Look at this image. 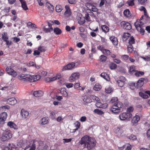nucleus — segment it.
I'll use <instances>...</instances> for the list:
<instances>
[{"mask_svg":"<svg viewBox=\"0 0 150 150\" xmlns=\"http://www.w3.org/2000/svg\"><path fill=\"white\" fill-rule=\"evenodd\" d=\"M2 39L4 41L8 39V37L7 36V34L6 33L4 32L2 34Z\"/></svg>","mask_w":150,"mask_h":150,"instance_id":"38","label":"nucleus"},{"mask_svg":"<svg viewBox=\"0 0 150 150\" xmlns=\"http://www.w3.org/2000/svg\"><path fill=\"white\" fill-rule=\"evenodd\" d=\"M8 116V114L6 112H4L0 114V124L3 125L5 123Z\"/></svg>","mask_w":150,"mask_h":150,"instance_id":"7","label":"nucleus"},{"mask_svg":"<svg viewBox=\"0 0 150 150\" xmlns=\"http://www.w3.org/2000/svg\"><path fill=\"white\" fill-rule=\"evenodd\" d=\"M61 94L64 97H67L68 96V94L66 91V88H62L60 90Z\"/></svg>","mask_w":150,"mask_h":150,"instance_id":"31","label":"nucleus"},{"mask_svg":"<svg viewBox=\"0 0 150 150\" xmlns=\"http://www.w3.org/2000/svg\"><path fill=\"white\" fill-rule=\"evenodd\" d=\"M21 4V6L24 10L26 11L28 10V8L27 6L26 3L25 1L24 2H22Z\"/></svg>","mask_w":150,"mask_h":150,"instance_id":"39","label":"nucleus"},{"mask_svg":"<svg viewBox=\"0 0 150 150\" xmlns=\"http://www.w3.org/2000/svg\"><path fill=\"white\" fill-rule=\"evenodd\" d=\"M90 96L91 99L92 100H92L97 102L99 101V99L98 97L94 95H91Z\"/></svg>","mask_w":150,"mask_h":150,"instance_id":"45","label":"nucleus"},{"mask_svg":"<svg viewBox=\"0 0 150 150\" xmlns=\"http://www.w3.org/2000/svg\"><path fill=\"white\" fill-rule=\"evenodd\" d=\"M82 99L84 102L87 103H90L92 102L90 96H84L83 97Z\"/></svg>","mask_w":150,"mask_h":150,"instance_id":"24","label":"nucleus"},{"mask_svg":"<svg viewBox=\"0 0 150 150\" xmlns=\"http://www.w3.org/2000/svg\"><path fill=\"white\" fill-rule=\"evenodd\" d=\"M144 74V72L136 70L134 73V75L137 77H139L143 75Z\"/></svg>","mask_w":150,"mask_h":150,"instance_id":"32","label":"nucleus"},{"mask_svg":"<svg viewBox=\"0 0 150 150\" xmlns=\"http://www.w3.org/2000/svg\"><path fill=\"white\" fill-rule=\"evenodd\" d=\"M98 50L101 51L102 52H103V50L105 49L104 47L102 45H99L97 47Z\"/></svg>","mask_w":150,"mask_h":150,"instance_id":"64","label":"nucleus"},{"mask_svg":"<svg viewBox=\"0 0 150 150\" xmlns=\"http://www.w3.org/2000/svg\"><path fill=\"white\" fill-rule=\"evenodd\" d=\"M38 50L41 52H45L46 51L45 48L43 46H40L38 47Z\"/></svg>","mask_w":150,"mask_h":150,"instance_id":"59","label":"nucleus"},{"mask_svg":"<svg viewBox=\"0 0 150 150\" xmlns=\"http://www.w3.org/2000/svg\"><path fill=\"white\" fill-rule=\"evenodd\" d=\"M38 73L39 75L41 76H45L47 74V72L46 71L41 70L38 71Z\"/></svg>","mask_w":150,"mask_h":150,"instance_id":"41","label":"nucleus"},{"mask_svg":"<svg viewBox=\"0 0 150 150\" xmlns=\"http://www.w3.org/2000/svg\"><path fill=\"white\" fill-rule=\"evenodd\" d=\"M134 0H129L127 1V3L129 6H132L134 5Z\"/></svg>","mask_w":150,"mask_h":150,"instance_id":"57","label":"nucleus"},{"mask_svg":"<svg viewBox=\"0 0 150 150\" xmlns=\"http://www.w3.org/2000/svg\"><path fill=\"white\" fill-rule=\"evenodd\" d=\"M28 146H29V148H30L29 150H35L36 149L35 144L34 142L33 143L31 146H30L29 145Z\"/></svg>","mask_w":150,"mask_h":150,"instance_id":"51","label":"nucleus"},{"mask_svg":"<svg viewBox=\"0 0 150 150\" xmlns=\"http://www.w3.org/2000/svg\"><path fill=\"white\" fill-rule=\"evenodd\" d=\"M118 149L119 150H123L126 147L125 150H131L132 148V145L129 144H126L122 146L119 147L118 146Z\"/></svg>","mask_w":150,"mask_h":150,"instance_id":"14","label":"nucleus"},{"mask_svg":"<svg viewBox=\"0 0 150 150\" xmlns=\"http://www.w3.org/2000/svg\"><path fill=\"white\" fill-rule=\"evenodd\" d=\"M100 61L102 62H105L107 59V57L103 55H102L100 57Z\"/></svg>","mask_w":150,"mask_h":150,"instance_id":"46","label":"nucleus"},{"mask_svg":"<svg viewBox=\"0 0 150 150\" xmlns=\"http://www.w3.org/2000/svg\"><path fill=\"white\" fill-rule=\"evenodd\" d=\"M6 70L8 74L12 76L13 77H15L17 75V73L12 69L10 66L7 67L6 69Z\"/></svg>","mask_w":150,"mask_h":150,"instance_id":"12","label":"nucleus"},{"mask_svg":"<svg viewBox=\"0 0 150 150\" xmlns=\"http://www.w3.org/2000/svg\"><path fill=\"white\" fill-rule=\"evenodd\" d=\"M118 100L117 98H113L111 100L112 104L110 110L115 114H118L121 111V109L123 106V104L121 102L117 101Z\"/></svg>","mask_w":150,"mask_h":150,"instance_id":"2","label":"nucleus"},{"mask_svg":"<svg viewBox=\"0 0 150 150\" xmlns=\"http://www.w3.org/2000/svg\"><path fill=\"white\" fill-rule=\"evenodd\" d=\"M75 63L74 62L69 63L66 65L63 66L62 70L64 71L71 69L75 66Z\"/></svg>","mask_w":150,"mask_h":150,"instance_id":"13","label":"nucleus"},{"mask_svg":"<svg viewBox=\"0 0 150 150\" xmlns=\"http://www.w3.org/2000/svg\"><path fill=\"white\" fill-rule=\"evenodd\" d=\"M102 52L103 54L107 56L110 55L111 53L110 50L105 49Z\"/></svg>","mask_w":150,"mask_h":150,"instance_id":"43","label":"nucleus"},{"mask_svg":"<svg viewBox=\"0 0 150 150\" xmlns=\"http://www.w3.org/2000/svg\"><path fill=\"white\" fill-rule=\"evenodd\" d=\"M40 77L41 76L39 75L32 76L24 74L19 75L18 76V79L22 81L30 82L36 81L39 80Z\"/></svg>","mask_w":150,"mask_h":150,"instance_id":"3","label":"nucleus"},{"mask_svg":"<svg viewBox=\"0 0 150 150\" xmlns=\"http://www.w3.org/2000/svg\"><path fill=\"white\" fill-rule=\"evenodd\" d=\"M6 102L9 105H14L17 103V101L15 98H11L6 100Z\"/></svg>","mask_w":150,"mask_h":150,"instance_id":"16","label":"nucleus"},{"mask_svg":"<svg viewBox=\"0 0 150 150\" xmlns=\"http://www.w3.org/2000/svg\"><path fill=\"white\" fill-rule=\"evenodd\" d=\"M121 57L125 61H127L129 58L128 55L125 54L122 55Z\"/></svg>","mask_w":150,"mask_h":150,"instance_id":"60","label":"nucleus"},{"mask_svg":"<svg viewBox=\"0 0 150 150\" xmlns=\"http://www.w3.org/2000/svg\"><path fill=\"white\" fill-rule=\"evenodd\" d=\"M139 95L140 97L144 98H148V95L142 92H139Z\"/></svg>","mask_w":150,"mask_h":150,"instance_id":"47","label":"nucleus"},{"mask_svg":"<svg viewBox=\"0 0 150 150\" xmlns=\"http://www.w3.org/2000/svg\"><path fill=\"white\" fill-rule=\"evenodd\" d=\"M101 27L103 31L105 33H107L109 30V28L106 25H102Z\"/></svg>","mask_w":150,"mask_h":150,"instance_id":"37","label":"nucleus"},{"mask_svg":"<svg viewBox=\"0 0 150 150\" xmlns=\"http://www.w3.org/2000/svg\"><path fill=\"white\" fill-rule=\"evenodd\" d=\"M96 105L97 108L103 109H105L107 107V105L106 103L103 104L98 101L96 103Z\"/></svg>","mask_w":150,"mask_h":150,"instance_id":"19","label":"nucleus"},{"mask_svg":"<svg viewBox=\"0 0 150 150\" xmlns=\"http://www.w3.org/2000/svg\"><path fill=\"white\" fill-rule=\"evenodd\" d=\"M101 86L99 83H96L93 87V89L96 91H99L101 88Z\"/></svg>","mask_w":150,"mask_h":150,"instance_id":"35","label":"nucleus"},{"mask_svg":"<svg viewBox=\"0 0 150 150\" xmlns=\"http://www.w3.org/2000/svg\"><path fill=\"white\" fill-rule=\"evenodd\" d=\"M134 110V108L133 107L130 106L127 108L126 112L130 114H132L131 112H132Z\"/></svg>","mask_w":150,"mask_h":150,"instance_id":"48","label":"nucleus"},{"mask_svg":"<svg viewBox=\"0 0 150 150\" xmlns=\"http://www.w3.org/2000/svg\"><path fill=\"white\" fill-rule=\"evenodd\" d=\"M128 138L131 140H135L137 139L136 137L133 134H131L130 136L128 137Z\"/></svg>","mask_w":150,"mask_h":150,"instance_id":"55","label":"nucleus"},{"mask_svg":"<svg viewBox=\"0 0 150 150\" xmlns=\"http://www.w3.org/2000/svg\"><path fill=\"white\" fill-rule=\"evenodd\" d=\"M12 134L10 131H5L2 134L1 139L3 141L8 140L12 137Z\"/></svg>","mask_w":150,"mask_h":150,"instance_id":"6","label":"nucleus"},{"mask_svg":"<svg viewBox=\"0 0 150 150\" xmlns=\"http://www.w3.org/2000/svg\"><path fill=\"white\" fill-rule=\"evenodd\" d=\"M101 40L102 42L105 45H107V40L105 38L101 37Z\"/></svg>","mask_w":150,"mask_h":150,"instance_id":"58","label":"nucleus"},{"mask_svg":"<svg viewBox=\"0 0 150 150\" xmlns=\"http://www.w3.org/2000/svg\"><path fill=\"white\" fill-rule=\"evenodd\" d=\"M100 76L101 77L105 79L108 81H109L110 80V78L109 75L106 73L103 72L100 74Z\"/></svg>","mask_w":150,"mask_h":150,"instance_id":"26","label":"nucleus"},{"mask_svg":"<svg viewBox=\"0 0 150 150\" xmlns=\"http://www.w3.org/2000/svg\"><path fill=\"white\" fill-rule=\"evenodd\" d=\"M127 51L128 52L131 53L133 51L134 48L133 46L132 45H129L127 47Z\"/></svg>","mask_w":150,"mask_h":150,"instance_id":"42","label":"nucleus"},{"mask_svg":"<svg viewBox=\"0 0 150 150\" xmlns=\"http://www.w3.org/2000/svg\"><path fill=\"white\" fill-rule=\"evenodd\" d=\"M12 85L11 84H7L4 87H1V90H2L8 91V90H11L12 89Z\"/></svg>","mask_w":150,"mask_h":150,"instance_id":"27","label":"nucleus"},{"mask_svg":"<svg viewBox=\"0 0 150 150\" xmlns=\"http://www.w3.org/2000/svg\"><path fill=\"white\" fill-rule=\"evenodd\" d=\"M43 93L41 91H35L33 93L34 96L36 97H40L43 95Z\"/></svg>","mask_w":150,"mask_h":150,"instance_id":"29","label":"nucleus"},{"mask_svg":"<svg viewBox=\"0 0 150 150\" xmlns=\"http://www.w3.org/2000/svg\"><path fill=\"white\" fill-rule=\"evenodd\" d=\"M49 4V5L47 6H48L47 8H48L50 11H53L54 10V6L50 4Z\"/></svg>","mask_w":150,"mask_h":150,"instance_id":"62","label":"nucleus"},{"mask_svg":"<svg viewBox=\"0 0 150 150\" xmlns=\"http://www.w3.org/2000/svg\"><path fill=\"white\" fill-rule=\"evenodd\" d=\"M124 15L127 17H130L131 16V13L128 9H126L123 12Z\"/></svg>","mask_w":150,"mask_h":150,"instance_id":"34","label":"nucleus"},{"mask_svg":"<svg viewBox=\"0 0 150 150\" xmlns=\"http://www.w3.org/2000/svg\"><path fill=\"white\" fill-rule=\"evenodd\" d=\"M110 68L111 69H115L117 67V65L113 63H111L109 65Z\"/></svg>","mask_w":150,"mask_h":150,"instance_id":"49","label":"nucleus"},{"mask_svg":"<svg viewBox=\"0 0 150 150\" xmlns=\"http://www.w3.org/2000/svg\"><path fill=\"white\" fill-rule=\"evenodd\" d=\"M7 125L10 128H13L14 129H17V125L13 122L9 121L7 123Z\"/></svg>","mask_w":150,"mask_h":150,"instance_id":"25","label":"nucleus"},{"mask_svg":"<svg viewBox=\"0 0 150 150\" xmlns=\"http://www.w3.org/2000/svg\"><path fill=\"white\" fill-rule=\"evenodd\" d=\"M110 39L114 45H117L118 41L116 37L114 36H112L110 38Z\"/></svg>","mask_w":150,"mask_h":150,"instance_id":"23","label":"nucleus"},{"mask_svg":"<svg viewBox=\"0 0 150 150\" xmlns=\"http://www.w3.org/2000/svg\"><path fill=\"white\" fill-rule=\"evenodd\" d=\"M142 58L146 61H150V55L148 56H146L145 57H142Z\"/></svg>","mask_w":150,"mask_h":150,"instance_id":"52","label":"nucleus"},{"mask_svg":"<svg viewBox=\"0 0 150 150\" xmlns=\"http://www.w3.org/2000/svg\"><path fill=\"white\" fill-rule=\"evenodd\" d=\"M143 20H137L134 23V25L137 30L140 33L144 35L145 31L144 23L143 22Z\"/></svg>","mask_w":150,"mask_h":150,"instance_id":"4","label":"nucleus"},{"mask_svg":"<svg viewBox=\"0 0 150 150\" xmlns=\"http://www.w3.org/2000/svg\"><path fill=\"white\" fill-rule=\"evenodd\" d=\"M140 119V117L136 113L135 115L132 118L131 120V124L133 126H136Z\"/></svg>","mask_w":150,"mask_h":150,"instance_id":"10","label":"nucleus"},{"mask_svg":"<svg viewBox=\"0 0 150 150\" xmlns=\"http://www.w3.org/2000/svg\"><path fill=\"white\" fill-rule=\"evenodd\" d=\"M136 71L135 66L134 65H132L129 67V72L130 74H133Z\"/></svg>","mask_w":150,"mask_h":150,"instance_id":"28","label":"nucleus"},{"mask_svg":"<svg viewBox=\"0 0 150 150\" xmlns=\"http://www.w3.org/2000/svg\"><path fill=\"white\" fill-rule=\"evenodd\" d=\"M57 112L55 110L51 111L50 112V117L52 120L56 119V115L57 114Z\"/></svg>","mask_w":150,"mask_h":150,"instance_id":"30","label":"nucleus"},{"mask_svg":"<svg viewBox=\"0 0 150 150\" xmlns=\"http://www.w3.org/2000/svg\"><path fill=\"white\" fill-rule=\"evenodd\" d=\"M135 40L133 36L130 37L128 40V43L129 45H132L135 43Z\"/></svg>","mask_w":150,"mask_h":150,"instance_id":"36","label":"nucleus"},{"mask_svg":"<svg viewBox=\"0 0 150 150\" xmlns=\"http://www.w3.org/2000/svg\"><path fill=\"white\" fill-rule=\"evenodd\" d=\"M53 30L54 33L57 35H59L61 34L62 32L61 30L58 27L54 28Z\"/></svg>","mask_w":150,"mask_h":150,"instance_id":"33","label":"nucleus"},{"mask_svg":"<svg viewBox=\"0 0 150 150\" xmlns=\"http://www.w3.org/2000/svg\"><path fill=\"white\" fill-rule=\"evenodd\" d=\"M80 74L79 73H74L71 74L69 77V80L71 82H73L78 79L79 77Z\"/></svg>","mask_w":150,"mask_h":150,"instance_id":"11","label":"nucleus"},{"mask_svg":"<svg viewBox=\"0 0 150 150\" xmlns=\"http://www.w3.org/2000/svg\"><path fill=\"white\" fill-rule=\"evenodd\" d=\"M49 121V119L47 117H44L42 118L40 121V124L41 125H45L47 124Z\"/></svg>","mask_w":150,"mask_h":150,"instance_id":"20","label":"nucleus"},{"mask_svg":"<svg viewBox=\"0 0 150 150\" xmlns=\"http://www.w3.org/2000/svg\"><path fill=\"white\" fill-rule=\"evenodd\" d=\"M115 132L118 135L120 136H123L122 134L123 132V130L122 129V128L121 127H117L115 129Z\"/></svg>","mask_w":150,"mask_h":150,"instance_id":"22","label":"nucleus"},{"mask_svg":"<svg viewBox=\"0 0 150 150\" xmlns=\"http://www.w3.org/2000/svg\"><path fill=\"white\" fill-rule=\"evenodd\" d=\"M71 10H66L64 12V15L67 16H69L71 15Z\"/></svg>","mask_w":150,"mask_h":150,"instance_id":"53","label":"nucleus"},{"mask_svg":"<svg viewBox=\"0 0 150 150\" xmlns=\"http://www.w3.org/2000/svg\"><path fill=\"white\" fill-rule=\"evenodd\" d=\"M121 27L124 29L127 30H130L132 28L131 24L129 22L125 21H122L120 23Z\"/></svg>","mask_w":150,"mask_h":150,"instance_id":"9","label":"nucleus"},{"mask_svg":"<svg viewBox=\"0 0 150 150\" xmlns=\"http://www.w3.org/2000/svg\"><path fill=\"white\" fill-rule=\"evenodd\" d=\"M53 30L52 28H47L44 27L43 28V31L45 33H49L51 31H53Z\"/></svg>","mask_w":150,"mask_h":150,"instance_id":"40","label":"nucleus"},{"mask_svg":"<svg viewBox=\"0 0 150 150\" xmlns=\"http://www.w3.org/2000/svg\"><path fill=\"white\" fill-rule=\"evenodd\" d=\"M28 26L32 28H37V26L34 23H32L31 22H29L28 23Z\"/></svg>","mask_w":150,"mask_h":150,"instance_id":"50","label":"nucleus"},{"mask_svg":"<svg viewBox=\"0 0 150 150\" xmlns=\"http://www.w3.org/2000/svg\"><path fill=\"white\" fill-rule=\"evenodd\" d=\"M112 91V89L110 87H108L105 88V92L108 94L110 93Z\"/></svg>","mask_w":150,"mask_h":150,"instance_id":"61","label":"nucleus"},{"mask_svg":"<svg viewBox=\"0 0 150 150\" xmlns=\"http://www.w3.org/2000/svg\"><path fill=\"white\" fill-rule=\"evenodd\" d=\"M130 35V34L129 33H124L123 37L125 39V40H126L128 38Z\"/></svg>","mask_w":150,"mask_h":150,"instance_id":"56","label":"nucleus"},{"mask_svg":"<svg viewBox=\"0 0 150 150\" xmlns=\"http://www.w3.org/2000/svg\"><path fill=\"white\" fill-rule=\"evenodd\" d=\"M81 145L83 144V148H86L88 150H90L96 145V140L94 138L85 135L81 139L79 142Z\"/></svg>","mask_w":150,"mask_h":150,"instance_id":"1","label":"nucleus"},{"mask_svg":"<svg viewBox=\"0 0 150 150\" xmlns=\"http://www.w3.org/2000/svg\"><path fill=\"white\" fill-rule=\"evenodd\" d=\"M132 117V114L126 112L121 113L119 115V117L121 121H129Z\"/></svg>","mask_w":150,"mask_h":150,"instance_id":"5","label":"nucleus"},{"mask_svg":"<svg viewBox=\"0 0 150 150\" xmlns=\"http://www.w3.org/2000/svg\"><path fill=\"white\" fill-rule=\"evenodd\" d=\"M126 80L125 77L121 76L118 77V80L117 81V83L119 86L122 87L124 85Z\"/></svg>","mask_w":150,"mask_h":150,"instance_id":"8","label":"nucleus"},{"mask_svg":"<svg viewBox=\"0 0 150 150\" xmlns=\"http://www.w3.org/2000/svg\"><path fill=\"white\" fill-rule=\"evenodd\" d=\"M55 8L56 11L58 12H60L62 10L61 7L60 6H56Z\"/></svg>","mask_w":150,"mask_h":150,"instance_id":"63","label":"nucleus"},{"mask_svg":"<svg viewBox=\"0 0 150 150\" xmlns=\"http://www.w3.org/2000/svg\"><path fill=\"white\" fill-rule=\"evenodd\" d=\"M86 7L89 10H92L93 11L95 12L97 10V9L95 6H94L93 4L89 3H87L86 4Z\"/></svg>","mask_w":150,"mask_h":150,"instance_id":"15","label":"nucleus"},{"mask_svg":"<svg viewBox=\"0 0 150 150\" xmlns=\"http://www.w3.org/2000/svg\"><path fill=\"white\" fill-rule=\"evenodd\" d=\"M79 35L83 39H85L87 38V35L86 33H80Z\"/></svg>","mask_w":150,"mask_h":150,"instance_id":"54","label":"nucleus"},{"mask_svg":"<svg viewBox=\"0 0 150 150\" xmlns=\"http://www.w3.org/2000/svg\"><path fill=\"white\" fill-rule=\"evenodd\" d=\"M74 88L75 89H77L79 91H83L85 89V87L84 86L83 87L80 86V83H75L74 86Z\"/></svg>","mask_w":150,"mask_h":150,"instance_id":"21","label":"nucleus"},{"mask_svg":"<svg viewBox=\"0 0 150 150\" xmlns=\"http://www.w3.org/2000/svg\"><path fill=\"white\" fill-rule=\"evenodd\" d=\"M144 80V78H141L139 79L137 83L136 87L137 88H140L143 85Z\"/></svg>","mask_w":150,"mask_h":150,"instance_id":"17","label":"nucleus"},{"mask_svg":"<svg viewBox=\"0 0 150 150\" xmlns=\"http://www.w3.org/2000/svg\"><path fill=\"white\" fill-rule=\"evenodd\" d=\"M94 112L96 113L99 115H102L104 114L103 111L98 109H95L94 110Z\"/></svg>","mask_w":150,"mask_h":150,"instance_id":"44","label":"nucleus"},{"mask_svg":"<svg viewBox=\"0 0 150 150\" xmlns=\"http://www.w3.org/2000/svg\"><path fill=\"white\" fill-rule=\"evenodd\" d=\"M21 115L22 118L25 119L29 115V113L27 111L22 109L21 110Z\"/></svg>","mask_w":150,"mask_h":150,"instance_id":"18","label":"nucleus"}]
</instances>
